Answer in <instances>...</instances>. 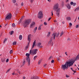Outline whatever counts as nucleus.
I'll return each mask as SVG.
<instances>
[{
    "mask_svg": "<svg viewBox=\"0 0 79 79\" xmlns=\"http://www.w3.org/2000/svg\"><path fill=\"white\" fill-rule=\"evenodd\" d=\"M75 61L73 60L72 61H70L69 62H67L64 64H62L61 65V69L62 70H67L69 67L70 66H72L73 65V64L74 63Z\"/></svg>",
    "mask_w": 79,
    "mask_h": 79,
    "instance_id": "nucleus-1",
    "label": "nucleus"
},
{
    "mask_svg": "<svg viewBox=\"0 0 79 79\" xmlns=\"http://www.w3.org/2000/svg\"><path fill=\"white\" fill-rule=\"evenodd\" d=\"M53 10L56 11V15L58 17H60V8H59V4H56L53 7Z\"/></svg>",
    "mask_w": 79,
    "mask_h": 79,
    "instance_id": "nucleus-2",
    "label": "nucleus"
},
{
    "mask_svg": "<svg viewBox=\"0 0 79 79\" xmlns=\"http://www.w3.org/2000/svg\"><path fill=\"white\" fill-rule=\"evenodd\" d=\"M31 21V19H28L26 20L23 24V27H26L28 25H29Z\"/></svg>",
    "mask_w": 79,
    "mask_h": 79,
    "instance_id": "nucleus-3",
    "label": "nucleus"
},
{
    "mask_svg": "<svg viewBox=\"0 0 79 79\" xmlns=\"http://www.w3.org/2000/svg\"><path fill=\"white\" fill-rule=\"evenodd\" d=\"M59 34H60V33H58L57 35L56 33H53L52 35L51 36V40H53V39L55 40V37H56H56H58L59 36Z\"/></svg>",
    "mask_w": 79,
    "mask_h": 79,
    "instance_id": "nucleus-4",
    "label": "nucleus"
},
{
    "mask_svg": "<svg viewBox=\"0 0 79 79\" xmlns=\"http://www.w3.org/2000/svg\"><path fill=\"white\" fill-rule=\"evenodd\" d=\"M26 55L27 57L26 60L28 62V65H30V63L31 62V60H30V58H29V55L30 54L29 53H26Z\"/></svg>",
    "mask_w": 79,
    "mask_h": 79,
    "instance_id": "nucleus-5",
    "label": "nucleus"
},
{
    "mask_svg": "<svg viewBox=\"0 0 79 79\" xmlns=\"http://www.w3.org/2000/svg\"><path fill=\"white\" fill-rule=\"evenodd\" d=\"M32 48H31V50L30 51V54L31 53H32L33 55H35L36 53H37V49H34L33 50H32Z\"/></svg>",
    "mask_w": 79,
    "mask_h": 79,
    "instance_id": "nucleus-6",
    "label": "nucleus"
},
{
    "mask_svg": "<svg viewBox=\"0 0 79 79\" xmlns=\"http://www.w3.org/2000/svg\"><path fill=\"white\" fill-rule=\"evenodd\" d=\"M11 17H12V15H11V14L9 13V14H7V16L6 17L5 20H6V21L7 19L10 20V19H11Z\"/></svg>",
    "mask_w": 79,
    "mask_h": 79,
    "instance_id": "nucleus-7",
    "label": "nucleus"
},
{
    "mask_svg": "<svg viewBox=\"0 0 79 79\" xmlns=\"http://www.w3.org/2000/svg\"><path fill=\"white\" fill-rule=\"evenodd\" d=\"M38 18H39V19H41V18H43V14H42V11H40L39 13Z\"/></svg>",
    "mask_w": 79,
    "mask_h": 79,
    "instance_id": "nucleus-8",
    "label": "nucleus"
},
{
    "mask_svg": "<svg viewBox=\"0 0 79 79\" xmlns=\"http://www.w3.org/2000/svg\"><path fill=\"white\" fill-rule=\"evenodd\" d=\"M31 35H32L30 34V35H29L28 36L27 39L29 42L28 44V45H29V43H30V42H31Z\"/></svg>",
    "mask_w": 79,
    "mask_h": 79,
    "instance_id": "nucleus-9",
    "label": "nucleus"
},
{
    "mask_svg": "<svg viewBox=\"0 0 79 79\" xmlns=\"http://www.w3.org/2000/svg\"><path fill=\"white\" fill-rule=\"evenodd\" d=\"M35 24V22H33L31 24L30 27H31V28H33V27H34Z\"/></svg>",
    "mask_w": 79,
    "mask_h": 79,
    "instance_id": "nucleus-10",
    "label": "nucleus"
},
{
    "mask_svg": "<svg viewBox=\"0 0 79 79\" xmlns=\"http://www.w3.org/2000/svg\"><path fill=\"white\" fill-rule=\"evenodd\" d=\"M41 45H42V43H39L37 44V46L40 48H42V46H40Z\"/></svg>",
    "mask_w": 79,
    "mask_h": 79,
    "instance_id": "nucleus-11",
    "label": "nucleus"
},
{
    "mask_svg": "<svg viewBox=\"0 0 79 79\" xmlns=\"http://www.w3.org/2000/svg\"><path fill=\"white\" fill-rule=\"evenodd\" d=\"M35 40L34 42L33 43V45L31 48V50L34 47V46L35 45Z\"/></svg>",
    "mask_w": 79,
    "mask_h": 79,
    "instance_id": "nucleus-12",
    "label": "nucleus"
},
{
    "mask_svg": "<svg viewBox=\"0 0 79 79\" xmlns=\"http://www.w3.org/2000/svg\"><path fill=\"white\" fill-rule=\"evenodd\" d=\"M67 6L68 9H70L71 8V6H70L69 4L68 3L67 5Z\"/></svg>",
    "mask_w": 79,
    "mask_h": 79,
    "instance_id": "nucleus-13",
    "label": "nucleus"
},
{
    "mask_svg": "<svg viewBox=\"0 0 79 79\" xmlns=\"http://www.w3.org/2000/svg\"><path fill=\"white\" fill-rule=\"evenodd\" d=\"M6 60V59H5V58H2L1 59V61H2V62L3 63H4V62H5Z\"/></svg>",
    "mask_w": 79,
    "mask_h": 79,
    "instance_id": "nucleus-14",
    "label": "nucleus"
},
{
    "mask_svg": "<svg viewBox=\"0 0 79 79\" xmlns=\"http://www.w3.org/2000/svg\"><path fill=\"white\" fill-rule=\"evenodd\" d=\"M79 59V54L77 56L75 60H77Z\"/></svg>",
    "mask_w": 79,
    "mask_h": 79,
    "instance_id": "nucleus-15",
    "label": "nucleus"
},
{
    "mask_svg": "<svg viewBox=\"0 0 79 79\" xmlns=\"http://www.w3.org/2000/svg\"><path fill=\"white\" fill-rule=\"evenodd\" d=\"M22 35H20L19 37V40H22Z\"/></svg>",
    "mask_w": 79,
    "mask_h": 79,
    "instance_id": "nucleus-16",
    "label": "nucleus"
},
{
    "mask_svg": "<svg viewBox=\"0 0 79 79\" xmlns=\"http://www.w3.org/2000/svg\"><path fill=\"white\" fill-rule=\"evenodd\" d=\"M42 59H40V60L38 62V64H40V63H41V62H42Z\"/></svg>",
    "mask_w": 79,
    "mask_h": 79,
    "instance_id": "nucleus-17",
    "label": "nucleus"
},
{
    "mask_svg": "<svg viewBox=\"0 0 79 79\" xmlns=\"http://www.w3.org/2000/svg\"><path fill=\"white\" fill-rule=\"evenodd\" d=\"M79 10V7H78L76 9L74 10L75 11H78Z\"/></svg>",
    "mask_w": 79,
    "mask_h": 79,
    "instance_id": "nucleus-18",
    "label": "nucleus"
},
{
    "mask_svg": "<svg viewBox=\"0 0 79 79\" xmlns=\"http://www.w3.org/2000/svg\"><path fill=\"white\" fill-rule=\"evenodd\" d=\"M12 26L13 27H15L16 26V25H15V24L13 23L12 24Z\"/></svg>",
    "mask_w": 79,
    "mask_h": 79,
    "instance_id": "nucleus-19",
    "label": "nucleus"
},
{
    "mask_svg": "<svg viewBox=\"0 0 79 79\" xmlns=\"http://www.w3.org/2000/svg\"><path fill=\"white\" fill-rule=\"evenodd\" d=\"M13 33H14V31H12L10 34V35H13Z\"/></svg>",
    "mask_w": 79,
    "mask_h": 79,
    "instance_id": "nucleus-20",
    "label": "nucleus"
},
{
    "mask_svg": "<svg viewBox=\"0 0 79 79\" xmlns=\"http://www.w3.org/2000/svg\"><path fill=\"white\" fill-rule=\"evenodd\" d=\"M67 20H68V21L70 20H71V18L70 17H67Z\"/></svg>",
    "mask_w": 79,
    "mask_h": 79,
    "instance_id": "nucleus-21",
    "label": "nucleus"
},
{
    "mask_svg": "<svg viewBox=\"0 0 79 79\" xmlns=\"http://www.w3.org/2000/svg\"><path fill=\"white\" fill-rule=\"evenodd\" d=\"M42 25L40 26L38 28V30H41V26Z\"/></svg>",
    "mask_w": 79,
    "mask_h": 79,
    "instance_id": "nucleus-22",
    "label": "nucleus"
},
{
    "mask_svg": "<svg viewBox=\"0 0 79 79\" xmlns=\"http://www.w3.org/2000/svg\"><path fill=\"white\" fill-rule=\"evenodd\" d=\"M10 69H8V70H7L6 72V73H8V72H9V71H10Z\"/></svg>",
    "mask_w": 79,
    "mask_h": 79,
    "instance_id": "nucleus-23",
    "label": "nucleus"
},
{
    "mask_svg": "<svg viewBox=\"0 0 79 79\" xmlns=\"http://www.w3.org/2000/svg\"><path fill=\"white\" fill-rule=\"evenodd\" d=\"M63 34H64V33H63V32H62L60 34V36L61 37V36H62V35H63Z\"/></svg>",
    "mask_w": 79,
    "mask_h": 79,
    "instance_id": "nucleus-24",
    "label": "nucleus"
},
{
    "mask_svg": "<svg viewBox=\"0 0 79 79\" xmlns=\"http://www.w3.org/2000/svg\"><path fill=\"white\" fill-rule=\"evenodd\" d=\"M6 40H7L6 39V38L4 39V41H3V44H5V41H6Z\"/></svg>",
    "mask_w": 79,
    "mask_h": 79,
    "instance_id": "nucleus-25",
    "label": "nucleus"
},
{
    "mask_svg": "<svg viewBox=\"0 0 79 79\" xmlns=\"http://www.w3.org/2000/svg\"><path fill=\"white\" fill-rule=\"evenodd\" d=\"M12 2H13V3H15L16 2V0H13Z\"/></svg>",
    "mask_w": 79,
    "mask_h": 79,
    "instance_id": "nucleus-26",
    "label": "nucleus"
},
{
    "mask_svg": "<svg viewBox=\"0 0 79 79\" xmlns=\"http://www.w3.org/2000/svg\"><path fill=\"white\" fill-rule=\"evenodd\" d=\"M13 53V50H11L10 52V54H11L12 53Z\"/></svg>",
    "mask_w": 79,
    "mask_h": 79,
    "instance_id": "nucleus-27",
    "label": "nucleus"
},
{
    "mask_svg": "<svg viewBox=\"0 0 79 79\" xmlns=\"http://www.w3.org/2000/svg\"><path fill=\"white\" fill-rule=\"evenodd\" d=\"M16 42H14L13 43V45H16Z\"/></svg>",
    "mask_w": 79,
    "mask_h": 79,
    "instance_id": "nucleus-28",
    "label": "nucleus"
},
{
    "mask_svg": "<svg viewBox=\"0 0 79 79\" xmlns=\"http://www.w3.org/2000/svg\"><path fill=\"white\" fill-rule=\"evenodd\" d=\"M37 56H35L34 58V60H35V59H36V58H37Z\"/></svg>",
    "mask_w": 79,
    "mask_h": 79,
    "instance_id": "nucleus-29",
    "label": "nucleus"
},
{
    "mask_svg": "<svg viewBox=\"0 0 79 79\" xmlns=\"http://www.w3.org/2000/svg\"><path fill=\"white\" fill-rule=\"evenodd\" d=\"M9 61V59H7L6 60V63H8Z\"/></svg>",
    "mask_w": 79,
    "mask_h": 79,
    "instance_id": "nucleus-30",
    "label": "nucleus"
},
{
    "mask_svg": "<svg viewBox=\"0 0 79 79\" xmlns=\"http://www.w3.org/2000/svg\"><path fill=\"white\" fill-rule=\"evenodd\" d=\"M30 1L31 2V3H32V2H33V1H34V0H30Z\"/></svg>",
    "mask_w": 79,
    "mask_h": 79,
    "instance_id": "nucleus-31",
    "label": "nucleus"
},
{
    "mask_svg": "<svg viewBox=\"0 0 79 79\" xmlns=\"http://www.w3.org/2000/svg\"><path fill=\"white\" fill-rule=\"evenodd\" d=\"M37 27H36L34 28V30L36 31V30H37Z\"/></svg>",
    "mask_w": 79,
    "mask_h": 79,
    "instance_id": "nucleus-32",
    "label": "nucleus"
},
{
    "mask_svg": "<svg viewBox=\"0 0 79 79\" xmlns=\"http://www.w3.org/2000/svg\"><path fill=\"white\" fill-rule=\"evenodd\" d=\"M73 4H74V2H70V5H73Z\"/></svg>",
    "mask_w": 79,
    "mask_h": 79,
    "instance_id": "nucleus-33",
    "label": "nucleus"
},
{
    "mask_svg": "<svg viewBox=\"0 0 79 79\" xmlns=\"http://www.w3.org/2000/svg\"><path fill=\"white\" fill-rule=\"evenodd\" d=\"M67 40H68V41H70L71 40V39L69 38H68L67 39Z\"/></svg>",
    "mask_w": 79,
    "mask_h": 79,
    "instance_id": "nucleus-34",
    "label": "nucleus"
},
{
    "mask_svg": "<svg viewBox=\"0 0 79 79\" xmlns=\"http://www.w3.org/2000/svg\"><path fill=\"white\" fill-rule=\"evenodd\" d=\"M73 6H76V3H73Z\"/></svg>",
    "mask_w": 79,
    "mask_h": 79,
    "instance_id": "nucleus-35",
    "label": "nucleus"
},
{
    "mask_svg": "<svg viewBox=\"0 0 79 79\" xmlns=\"http://www.w3.org/2000/svg\"><path fill=\"white\" fill-rule=\"evenodd\" d=\"M79 27V25H76V28H78Z\"/></svg>",
    "mask_w": 79,
    "mask_h": 79,
    "instance_id": "nucleus-36",
    "label": "nucleus"
},
{
    "mask_svg": "<svg viewBox=\"0 0 79 79\" xmlns=\"http://www.w3.org/2000/svg\"><path fill=\"white\" fill-rule=\"evenodd\" d=\"M62 6H63V5H64V1L62 2Z\"/></svg>",
    "mask_w": 79,
    "mask_h": 79,
    "instance_id": "nucleus-37",
    "label": "nucleus"
},
{
    "mask_svg": "<svg viewBox=\"0 0 79 79\" xmlns=\"http://www.w3.org/2000/svg\"><path fill=\"white\" fill-rule=\"evenodd\" d=\"M44 25H45V26H46V25H47V23L46 22H44Z\"/></svg>",
    "mask_w": 79,
    "mask_h": 79,
    "instance_id": "nucleus-38",
    "label": "nucleus"
},
{
    "mask_svg": "<svg viewBox=\"0 0 79 79\" xmlns=\"http://www.w3.org/2000/svg\"><path fill=\"white\" fill-rule=\"evenodd\" d=\"M26 62V61L25 60H23V64H25V63Z\"/></svg>",
    "mask_w": 79,
    "mask_h": 79,
    "instance_id": "nucleus-39",
    "label": "nucleus"
},
{
    "mask_svg": "<svg viewBox=\"0 0 79 79\" xmlns=\"http://www.w3.org/2000/svg\"><path fill=\"white\" fill-rule=\"evenodd\" d=\"M52 58V56H51L49 58V60H51Z\"/></svg>",
    "mask_w": 79,
    "mask_h": 79,
    "instance_id": "nucleus-40",
    "label": "nucleus"
},
{
    "mask_svg": "<svg viewBox=\"0 0 79 79\" xmlns=\"http://www.w3.org/2000/svg\"><path fill=\"white\" fill-rule=\"evenodd\" d=\"M21 20H22V18H21V19L19 20V23H21Z\"/></svg>",
    "mask_w": 79,
    "mask_h": 79,
    "instance_id": "nucleus-41",
    "label": "nucleus"
},
{
    "mask_svg": "<svg viewBox=\"0 0 79 79\" xmlns=\"http://www.w3.org/2000/svg\"><path fill=\"white\" fill-rule=\"evenodd\" d=\"M66 77H69V76L68 75H66Z\"/></svg>",
    "mask_w": 79,
    "mask_h": 79,
    "instance_id": "nucleus-42",
    "label": "nucleus"
},
{
    "mask_svg": "<svg viewBox=\"0 0 79 79\" xmlns=\"http://www.w3.org/2000/svg\"><path fill=\"white\" fill-rule=\"evenodd\" d=\"M53 62H54V60H51V63H53Z\"/></svg>",
    "mask_w": 79,
    "mask_h": 79,
    "instance_id": "nucleus-43",
    "label": "nucleus"
},
{
    "mask_svg": "<svg viewBox=\"0 0 79 79\" xmlns=\"http://www.w3.org/2000/svg\"><path fill=\"white\" fill-rule=\"evenodd\" d=\"M71 69L72 70V71H73V72H74V70H73V68H71Z\"/></svg>",
    "mask_w": 79,
    "mask_h": 79,
    "instance_id": "nucleus-44",
    "label": "nucleus"
},
{
    "mask_svg": "<svg viewBox=\"0 0 79 79\" xmlns=\"http://www.w3.org/2000/svg\"><path fill=\"white\" fill-rule=\"evenodd\" d=\"M21 6H23V2H22L21 3Z\"/></svg>",
    "mask_w": 79,
    "mask_h": 79,
    "instance_id": "nucleus-45",
    "label": "nucleus"
},
{
    "mask_svg": "<svg viewBox=\"0 0 79 79\" xmlns=\"http://www.w3.org/2000/svg\"><path fill=\"white\" fill-rule=\"evenodd\" d=\"M51 14H52V16H53V11H52Z\"/></svg>",
    "mask_w": 79,
    "mask_h": 79,
    "instance_id": "nucleus-46",
    "label": "nucleus"
},
{
    "mask_svg": "<svg viewBox=\"0 0 79 79\" xmlns=\"http://www.w3.org/2000/svg\"><path fill=\"white\" fill-rule=\"evenodd\" d=\"M51 18H49V19H48V21H50V20L51 19Z\"/></svg>",
    "mask_w": 79,
    "mask_h": 79,
    "instance_id": "nucleus-47",
    "label": "nucleus"
},
{
    "mask_svg": "<svg viewBox=\"0 0 79 79\" xmlns=\"http://www.w3.org/2000/svg\"><path fill=\"white\" fill-rule=\"evenodd\" d=\"M48 35H50V32H48Z\"/></svg>",
    "mask_w": 79,
    "mask_h": 79,
    "instance_id": "nucleus-48",
    "label": "nucleus"
},
{
    "mask_svg": "<svg viewBox=\"0 0 79 79\" xmlns=\"http://www.w3.org/2000/svg\"><path fill=\"white\" fill-rule=\"evenodd\" d=\"M69 25L70 26H72V23H69Z\"/></svg>",
    "mask_w": 79,
    "mask_h": 79,
    "instance_id": "nucleus-49",
    "label": "nucleus"
},
{
    "mask_svg": "<svg viewBox=\"0 0 79 79\" xmlns=\"http://www.w3.org/2000/svg\"><path fill=\"white\" fill-rule=\"evenodd\" d=\"M15 74V72H14L13 73H12V75H14Z\"/></svg>",
    "mask_w": 79,
    "mask_h": 79,
    "instance_id": "nucleus-50",
    "label": "nucleus"
},
{
    "mask_svg": "<svg viewBox=\"0 0 79 79\" xmlns=\"http://www.w3.org/2000/svg\"><path fill=\"white\" fill-rule=\"evenodd\" d=\"M47 65V64H45V65H44V68H45V66H46Z\"/></svg>",
    "mask_w": 79,
    "mask_h": 79,
    "instance_id": "nucleus-51",
    "label": "nucleus"
},
{
    "mask_svg": "<svg viewBox=\"0 0 79 79\" xmlns=\"http://www.w3.org/2000/svg\"><path fill=\"white\" fill-rule=\"evenodd\" d=\"M65 54L66 55H67V56H68V54H67V52H65Z\"/></svg>",
    "mask_w": 79,
    "mask_h": 79,
    "instance_id": "nucleus-52",
    "label": "nucleus"
},
{
    "mask_svg": "<svg viewBox=\"0 0 79 79\" xmlns=\"http://www.w3.org/2000/svg\"><path fill=\"white\" fill-rule=\"evenodd\" d=\"M49 36L50 35L48 34V35L47 36V37H49Z\"/></svg>",
    "mask_w": 79,
    "mask_h": 79,
    "instance_id": "nucleus-53",
    "label": "nucleus"
},
{
    "mask_svg": "<svg viewBox=\"0 0 79 79\" xmlns=\"http://www.w3.org/2000/svg\"><path fill=\"white\" fill-rule=\"evenodd\" d=\"M48 1L49 2H51V0H48Z\"/></svg>",
    "mask_w": 79,
    "mask_h": 79,
    "instance_id": "nucleus-54",
    "label": "nucleus"
},
{
    "mask_svg": "<svg viewBox=\"0 0 79 79\" xmlns=\"http://www.w3.org/2000/svg\"><path fill=\"white\" fill-rule=\"evenodd\" d=\"M36 31L35 30H34L33 32H34V33H35V32Z\"/></svg>",
    "mask_w": 79,
    "mask_h": 79,
    "instance_id": "nucleus-55",
    "label": "nucleus"
},
{
    "mask_svg": "<svg viewBox=\"0 0 79 79\" xmlns=\"http://www.w3.org/2000/svg\"><path fill=\"white\" fill-rule=\"evenodd\" d=\"M25 78H26V77H23V79H25Z\"/></svg>",
    "mask_w": 79,
    "mask_h": 79,
    "instance_id": "nucleus-56",
    "label": "nucleus"
},
{
    "mask_svg": "<svg viewBox=\"0 0 79 79\" xmlns=\"http://www.w3.org/2000/svg\"><path fill=\"white\" fill-rule=\"evenodd\" d=\"M64 23H65L64 22H64H62V24H64Z\"/></svg>",
    "mask_w": 79,
    "mask_h": 79,
    "instance_id": "nucleus-57",
    "label": "nucleus"
},
{
    "mask_svg": "<svg viewBox=\"0 0 79 79\" xmlns=\"http://www.w3.org/2000/svg\"><path fill=\"white\" fill-rule=\"evenodd\" d=\"M54 21L55 23H56V20H54Z\"/></svg>",
    "mask_w": 79,
    "mask_h": 79,
    "instance_id": "nucleus-58",
    "label": "nucleus"
},
{
    "mask_svg": "<svg viewBox=\"0 0 79 79\" xmlns=\"http://www.w3.org/2000/svg\"><path fill=\"white\" fill-rule=\"evenodd\" d=\"M26 48H28V46H27L26 47Z\"/></svg>",
    "mask_w": 79,
    "mask_h": 79,
    "instance_id": "nucleus-59",
    "label": "nucleus"
},
{
    "mask_svg": "<svg viewBox=\"0 0 79 79\" xmlns=\"http://www.w3.org/2000/svg\"><path fill=\"white\" fill-rule=\"evenodd\" d=\"M73 72H74V73H76V71H73Z\"/></svg>",
    "mask_w": 79,
    "mask_h": 79,
    "instance_id": "nucleus-60",
    "label": "nucleus"
},
{
    "mask_svg": "<svg viewBox=\"0 0 79 79\" xmlns=\"http://www.w3.org/2000/svg\"><path fill=\"white\" fill-rule=\"evenodd\" d=\"M68 0H67L66 2H68Z\"/></svg>",
    "mask_w": 79,
    "mask_h": 79,
    "instance_id": "nucleus-61",
    "label": "nucleus"
},
{
    "mask_svg": "<svg viewBox=\"0 0 79 79\" xmlns=\"http://www.w3.org/2000/svg\"><path fill=\"white\" fill-rule=\"evenodd\" d=\"M76 19H75V22H76Z\"/></svg>",
    "mask_w": 79,
    "mask_h": 79,
    "instance_id": "nucleus-62",
    "label": "nucleus"
},
{
    "mask_svg": "<svg viewBox=\"0 0 79 79\" xmlns=\"http://www.w3.org/2000/svg\"><path fill=\"white\" fill-rule=\"evenodd\" d=\"M2 27V26H1V25H0V27Z\"/></svg>",
    "mask_w": 79,
    "mask_h": 79,
    "instance_id": "nucleus-63",
    "label": "nucleus"
},
{
    "mask_svg": "<svg viewBox=\"0 0 79 79\" xmlns=\"http://www.w3.org/2000/svg\"><path fill=\"white\" fill-rule=\"evenodd\" d=\"M78 19H79V17L78 18Z\"/></svg>",
    "mask_w": 79,
    "mask_h": 79,
    "instance_id": "nucleus-64",
    "label": "nucleus"
}]
</instances>
